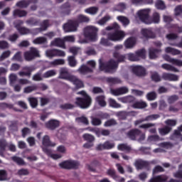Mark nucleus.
Instances as JSON below:
<instances>
[{"label": "nucleus", "mask_w": 182, "mask_h": 182, "mask_svg": "<svg viewBox=\"0 0 182 182\" xmlns=\"http://www.w3.org/2000/svg\"><path fill=\"white\" fill-rule=\"evenodd\" d=\"M60 65H65V60L63 59H55L53 61L50 62L51 68L55 66H59Z\"/></svg>", "instance_id": "c85d7f7f"}, {"label": "nucleus", "mask_w": 182, "mask_h": 182, "mask_svg": "<svg viewBox=\"0 0 182 182\" xmlns=\"http://www.w3.org/2000/svg\"><path fill=\"white\" fill-rule=\"evenodd\" d=\"M16 5L18 8H26V6H28V5H29V1H27L25 0L20 1L17 2Z\"/></svg>", "instance_id": "49530a36"}, {"label": "nucleus", "mask_w": 182, "mask_h": 182, "mask_svg": "<svg viewBox=\"0 0 182 182\" xmlns=\"http://www.w3.org/2000/svg\"><path fill=\"white\" fill-rule=\"evenodd\" d=\"M114 58H115L116 60H111L108 64L105 63L100 62V70H104V72H109L112 73L116 68H117V64L119 62H123L124 60V56L119 55V53H114Z\"/></svg>", "instance_id": "f03ea898"}, {"label": "nucleus", "mask_w": 182, "mask_h": 182, "mask_svg": "<svg viewBox=\"0 0 182 182\" xmlns=\"http://www.w3.org/2000/svg\"><path fill=\"white\" fill-rule=\"evenodd\" d=\"M160 117L159 114H153L151 116H148L145 119L143 120H138L135 122V125L137 126V124H140L142 122H149L150 120H156V119H159Z\"/></svg>", "instance_id": "aec40b11"}, {"label": "nucleus", "mask_w": 182, "mask_h": 182, "mask_svg": "<svg viewBox=\"0 0 182 182\" xmlns=\"http://www.w3.org/2000/svg\"><path fill=\"white\" fill-rule=\"evenodd\" d=\"M87 64L91 68L83 65L78 69V72L81 73V75H86L87 73H91V72H93V69H95V67L96 66V63L93 60H90L87 62Z\"/></svg>", "instance_id": "6e6552de"}, {"label": "nucleus", "mask_w": 182, "mask_h": 182, "mask_svg": "<svg viewBox=\"0 0 182 182\" xmlns=\"http://www.w3.org/2000/svg\"><path fill=\"white\" fill-rule=\"evenodd\" d=\"M117 149L121 151H130V150H132V147H130V146L124 144L118 145Z\"/></svg>", "instance_id": "c9c22d12"}, {"label": "nucleus", "mask_w": 182, "mask_h": 182, "mask_svg": "<svg viewBox=\"0 0 182 182\" xmlns=\"http://www.w3.org/2000/svg\"><path fill=\"white\" fill-rule=\"evenodd\" d=\"M141 21L144 23H146V25H150L153 21L150 20V9H144L137 11L136 13V19Z\"/></svg>", "instance_id": "423d86ee"}, {"label": "nucleus", "mask_w": 182, "mask_h": 182, "mask_svg": "<svg viewBox=\"0 0 182 182\" xmlns=\"http://www.w3.org/2000/svg\"><path fill=\"white\" fill-rule=\"evenodd\" d=\"M56 75V70H50L47 71L43 75V77H52V76H55Z\"/></svg>", "instance_id": "3c124183"}, {"label": "nucleus", "mask_w": 182, "mask_h": 182, "mask_svg": "<svg viewBox=\"0 0 182 182\" xmlns=\"http://www.w3.org/2000/svg\"><path fill=\"white\" fill-rule=\"evenodd\" d=\"M175 16H182V6H178L175 9Z\"/></svg>", "instance_id": "338daca9"}, {"label": "nucleus", "mask_w": 182, "mask_h": 182, "mask_svg": "<svg viewBox=\"0 0 182 182\" xmlns=\"http://www.w3.org/2000/svg\"><path fill=\"white\" fill-rule=\"evenodd\" d=\"M128 137L132 140H136V139H137L139 141H141L146 136L144 134H141L140 131L134 129L128 133Z\"/></svg>", "instance_id": "9d476101"}, {"label": "nucleus", "mask_w": 182, "mask_h": 182, "mask_svg": "<svg viewBox=\"0 0 182 182\" xmlns=\"http://www.w3.org/2000/svg\"><path fill=\"white\" fill-rule=\"evenodd\" d=\"M124 45L126 48H133V46L136 45V38H128L125 41Z\"/></svg>", "instance_id": "cd10ccee"}, {"label": "nucleus", "mask_w": 182, "mask_h": 182, "mask_svg": "<svg viewBox=\"0 0 182 182\" xmlns=\"http://www.w3.org/2000/svg\"><path fill=\"white\" fill-rule=\"evenodd\" d=\"M82 137L86 141H88L90 143H92V141H95V136H93V135L85 134Z\"/></svg>", "instance_id": "c03bdc74"}, {"label": "nucleus", "mask_w": 182, "mask_h": 182, "mask_svg": "<svg viewBox=\"0 0 182 182\" xmlns=\"http://www.w3.org/2000/svg\"><path fill=\"white\" fill-rule=\"evenodd\" d=\"M141 33L143 36V38H154V36H153V31H151V29L143 28Z\"/></svg>", "instance_id": "4be33fe9"}, {"label": "nucleus", "mask_w": 182, "mask_h": 182, "mask_svg": "<svg viewBox=\"0 0 182 182\" xmlns=\"http://www.w3.org/2000/svg\"><path fill=\"white\" fill-rule=\"evenodd\" d=\"M85 14H89L90 15H96L97 12H99V8L96 6L90 7L88 9H85Z\"/></svg>", "instance_id": "a878e982"}, {"label": "nucleus", "mask_w": 182, "mask_h": 182, "mask_svg": "<svg viewBox=\"0 0 182 182\" xmlns=\"http://www.w3.org/2000/svg\"><path fill=\"white\" fill-rule=\"evenodd\" d=\"M55 56H58L59 58H65V56H66V53L62 50L55 49Z\"/></svg>", "instance_id": "e2e57ef3"}, {"label": "nucleus", "mask_w": 182, "mask_h": 182, "mask_svg": "<svg viewBox=\"0 0 182 182\" xmlns=\"http://www.w3.org/2000/svg\"><path fill=\"white\" fill-rule=\"evenodd\" d=\"M50 46H57L58 48H63L65 49V42L60 38H55L50 43Z\"/></svg>", "instance_id": "f3484780"}, {"label": "nucleus", "mask_w": 182, "mask_h": 182, "mask_svg": "<svg viewBox=\"0 0 182 182\" xmlns=\"http://www.w3.org/2000/svg\"><path fill=\"white\" fill-rule=\"evenodd\" d=\"M171 131V127H166L164 129H160L159 133L161 136H166V134H168V133H170Z\"/></svg>", "instance_id": "37998d69"}, {"label": "nucleus", "mask_w": 182, "mask_h": 182, "mask_svg": "<svg viewBox=\"0 0 182 182\" xmlns=\"http://www.w3.org/2000/svg\"><path fill=\"white\" fill-rule=\"evenodd\" d=\"M46 56L47 58H55L56 56V49L47 50L46 51Z\"/></svg>", "instance_id": "58836bf2"}, {"label": "nucleus", "mask_w": 182, "mask_h": 182, "mask_svg": "<svg viewBox=\"0 0 182 182\" xmlns=\"http://www.w3.org/2000/svg\"><path fill=\"white\" fill-rule=\"evenodd\" d=\"M160 148L155 149L154 150V153H161L162 151H166L167 149H171L172 145L171 144L168 142H164L162 144H160Z\"/></svg>", "instance_id": "2eb2a0df"}, {"label": "nucleus", "mask_w": 182, "mask_h": 182, "mask_svg": "<svg viewBox=\"0 0 182 182\" xmlns=\"http://www.w3.org/2000/svg\"><path fill=\"white\" fill-rule=\"evenodd\" d=\"M167 178H168L164 175L159 176L155 178H152L149 181V182H164V181H166Z\"/></svg>", "instance_id": "393cba45"}, {"label": "nucleus", "mask_w": 182, "mask_h": 182, "mask_svg": "<svg viewBox=\"0 0 182 182\" xmlns=\"http://www.w3.org/2000/svg\"><path fill=\"white\" fill-rule=\"evenodd\" d=\"M164 59L166 60V62H169V63H172V65H175L176 66H182V60L171 58L167 55H164Z\"/></svg>", "instance_id": "dca6fc26"}, {"label": "nucleus", "mask_w": 182, "mask_h": 182, "mask_svg": "<svg viewBox=\"0 0 182 182\" xmlns=\"http://www.w3.org/2000/svg\"><path fill=\"white\" fill-rule=\"evenodd\" d=\"M129 92V88L126 87H122L120 88L117 89H112L110 90L111 94L113 95V96H120L122 95H126Z\"/></svg>", "instance_id": "4468645a"}, {"label": "nucleus", "mask_w": 182, "mask_h": 182, "mask_svg": "<svg viewBox=\"0 0 182 182\" xmlns=\"http://www.w3.org/2000/svg\"><path fill=\"white\" fill-rule=\"evenodd\" d=\"M160 52H161L160 50H154L153 48H151L149 50V58L156 59V58H157Z\"/></svg>", "instance_id": "72a5a7b5"}, {"label": "nucleus", "mask_w": 182, "mask_h": 182, "mask_svg": "<svg viewBox=\"0 0 182 182\" xmlns=\"http://www.w3.org/2000/svg\"><path fill=\"white\" fill-rule=\"evenodd\" d=\"M57 151L60 153V154H65V153H66V147L63 145L58 146L57 147Z\"/></svg>", "instance_id": "69168bd1"}, {"label": "nucleus", "mask_w": 182, "mask_h": 182, "mask_svg": "<svg viewBox=\"0 0 182 182\" xmlns=\"http://www.w3.org/2000/svg\"><path fill=\"white\" fill-rule=\"evenodd\" d=\"M110 19H112V17L109 15H107L98 21V25H105V23H106V22H108V21H110Z\"/></svg>", "instance_id": "09e8293b"}, {"label": "nucleus", "mask_w": 182, "mask_h": 182, "mask_svg": "<svg viewBox=\"0 0 182 182\" xmlns=\"http://www.w3.org/2000/svg\"><path fill=\"white\" fill-rule=\"evenodd\" d=\"M33 90H36V85H32V86H28L24 88L23 92L25 93H31L33 92Z\"/></svg>", "instance_id": "052dcab7"}, {"label": "nucleus", "mask_w": 182, "mask_h": 182, "mask_svg": "<svg viewBox=\"0 0 182 182\" xmlns=\"http://www.w3.org/2000/svg\"><path fill=\"white\" fill-rule=\"evenodd\" d=\"M43 151L48 154L51 157V159H53L54 160H58V159H62L61 154H50V151L46 149H43Z\"/></svg>", "instance_id": "bb28decb"}, {"label": "nucleus", "mask_w": 182, "mask_h": 182, "mask_svg": "<svg viewBox=\"0 0 182 182\" xmlns=\"http://www.w3.org/2000/svg\"><path fill=\"white\" fill-rule=\"evenodd\" d=\"M77 21L78 22H89L90 19L87 16L81 14L78 16Z\"/></svg>", "instance_id": "0e129e2a"}, {"label": "nucleus", "mask_w": 182, "mask_h": 182, "mask_svg": "<svg viewBox=\"0 0 182 182\" xmlns=\"http://www.w3.org/2000/svg\"><path fill=\"white\" fill-rule=\"evenodd\" d=\"M43 146H50L51 147H55L56 146V144L53 142H50L49 140V137L48 136H45L43 139Z\"/></svg>", "instance_id": "f704fd0d"}, {"label": "nucleus", "mask_w": 182, "mask_h": 182, "mask_svg": "<svg viewBox=\"0 0 182 182\" xmlns=\"http://www.w3.org/2000/svg\"><path fill=\"white\" fill-rule=\"evenodd\" d=\"M146 166V162L142 160H139L135 162V167L140 170L141 168H143Z\"/></svg>", "instance_id": "a18cd8bd"}, {"label": "nucleus", "mask_w": 182, "mask_h": 182, "mask_svg": "<svg viewBox=\"0 0 182 182\" xmlns=\"http://www.w3.org/2000/svg\"><path fill=\"white\" fill-rule=\"evenodd\" d=\"M26 23L29 25V26H36L38 25L39 22L36 19L31 18L26 21Z\"/></svg>", "instance_id": "680f3d73"}, {"label": "nucleus", "mask_w": 182, "mask_h": 182, "mask_svg": "<svg viewBox=\"0 0 182 182\" xmlns=\"http://www.w3.org/2000/svg\"><path fill=\"white\" fill-rule=\"evenodd\" d=\"M165 124L166 126H169L170 127H173L177 124V120L176 119H168L165 121Z\"/></svg>", "instance_id": "864d4df0"}, {"label": "nucleus", "mask_w": 182, "mask_h": 182, "mask_svg": "<svg viewBox=\"0 0 182 182\" xmlns=\"http://www.w3.org/2000/svg\"><path fill=\"white\" fill-rule=\"evenodd\" d=\"M28 102L31 106V107H36L38 106V100L34 97L28 98Z\"/></svg>", "instance_id": "6e6d98bb"}, {"label": "nucleus", "mask_w": 182, "mask_h": 182, "mask_svg": "<svg viewBox=\"0 0 182 182\" xmlns=\"http://www.w3.org/2000/svg\"><path fill=\"white\" fill-rule=\"evenodd\" d=\"M120 29V26L117 23H114L112 26H108L106 28V31H112V32L108 33L107 39L102 38L100 41V44L103 45V46H110V41L113 42H119L120 41H123L124 36H126V33L123 31H119Z\"/></svg>", "instance_id": "f257e3e1"}, {"label": "nucleus", "mask_w": 182, "mask_h": 182, "mask_svg": "<svg viewBox=\"0 0 182 182\" xmlns=\"http://www.w3.org/2000/svg\"><path fill=\"white\" fill-rule=\"evenodd\" d=\"M157 97V94H156L154 92H151L146 95V99L147 100H156V98Z\"/></svg>", "instance_id": "8fccbe9b"}, {"label": "nucleus", "mask_w": 182, "mask_h": 182, "mask_svg": "<svg viewBox=\"0 0 182 182\" xmlns=\"http://www.w3.org/2000/svg\"><path fill=\"white\" fill-rule=\"evenodd\" d=\"M95 102L97 105H99L101 107H105V106H106V100L103 95L96 97Z\"/></svg>", "instance_id": "412c9836"}, {"label": "nucleus", "mask_w": 182, "mask_h": 182, "mask_svg": "<svg viewBox=\"0 0 182 182\" xmlns=\"http://www.w3.org/2000/svg\"><path fill=\"white\" fill-rule=\"evenodd\" d=\"M77 95H81L82 98H76L75 105H77L81 109H87L92 105V98L85 91H80Z\"/></svg>", "instance_id": "39448f33"}, {"label": "nucleus", "mask_w": 182, "mask_h": 182, "mask_svg": "<svg viewBox=\"0 0 182 182\" xmlns=\"http://www.w3.org/2000/svg\"><path fill=\"white\" fill-rule=\"evenodd\" d=\"M11 60H14L16 62H22V53L21 52H17L12 57Z\"/></svg>", "instance_id": "ea45409f"}, {"label": "nucleus", "mask_w": 182, "mask_h": 182, "mask_svg": "<svg viewBox=\"0 0 182 182\" xmlns=\"http://www.w3.org/2000/svg\"><path fill=\"white\" fill-rule=\"evenodd\" d=\"M15 27L21 35H28V33H31V30L25 27H20L19 25H15Z\"/></svg>", "instance_id": "b1692460"}, {"label": "nucleus", "mask_w": 182, "mask_h": 182, "mask_svg": "<svg viewBox=\"0 0 182 182\" xmlns=\"http://www.w3.org/2000/svg\"><path fill=\"white\" fill-rule=\"evenodd\" d=\"M11 56V51L6 50L2 53V54L0 56V60H4V59H6L7 58H9Z\"/></svg>", "instance_id": "bf43d9fd"}, {"label": "nucleus", "mask_w": 182, "mask_h": 182, "mask_svg": "<svg viewBox=\"0 0 182 182\" xmlns=\"http://www.w3.org/2000/svg\"><path fill=\"white\" fill-rule=\"evenodd\" d=\"M35 45H42V43H47L48 40L45 37H38L33 41Z\"/></svg>", "instance_id": "473e14b6"}, {"label": "nucleus", "mask_w": 182, "mask_h": 182, "mask_svg": "<svg viewBox=\"0 0 182 182\" xmlns=\"http://www.w3.org/2000/svg\"><path fill=\"white\" fill-rule=\"evenodd\" d=\"M161 68L165 69V70H169L170 72H179L178 69L170 64H163Z\"/></svg>", "instance_id": "c756f323"}, {"label": "nucleus", "mask_w": 182, "mask_h": 182, "mask_svg": "<svg viewBox=\"0 0 182 182\" xmlns=\"http://www.w3.org/2000/svg\"><path fill=\"white\" fill-rule=\"evenodd\" d=\"M115 124H117V123L116 122V120L109 119L105 122L104 126L105 127H110V126H115Z\"/></svg>", "instance_id": "4d7b16f0"}, {"label": "nucleus", "mask_w": 182, "mask_h": 182, "mask_svg": "<svg viewBox=\"0 0 182 182\" xmlns=\"http://www.w3.org/2000/svg\"><path fill=\"white\" fill-rule=\"evenodd\" d=\"M91 123L92 126H100L102 124V120L97 117H92Z\"/></svg>", "instance_id": "603ef678"}, {"label": "nucleus", "mask_w": 182, "mask_h": 182, "mask_svg": "<svg viewBox=\"0 0 182 182\" xmlns=\"http://www.w3.org/2000/svg\"><path fill=\"white\" fill-rule=\"evenodd\" d=\"M134 109H144V107H147V103L144 101L136 102L133 105Z\"/></svg>", "instance_id": "7c9ffc66"}, {"label": "nucleus", "mask_w": 182, "mask_h": 182, "mask_svg": "<svg viewBox=\"0 0 182 182\" xmlns=\"http://www.w3.org/2000/svg\"><path fill=\"white\" fill-rule=\"evenodd\" d=\"M165 52L166 53H171V55H180V51L178 50H176L171 47L165 48Z\"/></svg>", "instance_id": "4c0bfd02"}, {"label": "nucleus", "mask_w": 182, "mask_h": 182, "mask_svg": "<svg viewBox=\"0 0 182 182\" xmlns=\"http://www.w3.org/2000/svg\"><path fill=\"white\" fill-rule=\"evenodd\" d=\"M68 63L71 68H75L77 65L76 60H75V57L70 56L68 57Z\"/></svg>", "instance_id": "5fc2aeb1"}, {"label": "nucleus", "mask_w": 182, "mask_h": 182, "mask_svg": "<svg viewBox=\"0 0 182 182\" xmlns=\"http://www.w3.org/2000/svg\"><path fill=\"white\" fill-rule=\"evenodd\" d=\"M77 26H79L77 21H69L63 26V29L65 32H75L77 29Z\"/></svg>", "instance_id": "9b49d317"}, {"label": "nucleus", "mask_w": 182, "mask_h": 182, "mask_svg": "<svg viewBox=\"0 0 182 182\" xmlns=\"http://www.w3.org/2000/svg\"><path fill=\"white\" fill-rule=\"evenodd\" d=\"M60 79H65V80H69L71 83H73L77 89H80L83 87V82L76 77L75 75H71L69 74V70L68 68H61L60 70Z\"/></svg>", "instance_id": "7ed1b4c3"}, {"label": "nucleus", "mask_w": 182, "mask_h": 182, "mask_svg": "<svg viewBox=\"0 0 182 182\" xmlns=\"http://www.w3.org/2000/svg\"><path fill=\"white\" fill-rule=\"evenodd\" d=\"M61 168H77L79 163L75 161H65L59 164Z\"/></svg>", "instance_id": "f8f14e48"}, {"label": "nucleus", "mask_w": 182, "mask_h": 182, "mask_svg": "<svg viewBox=\"0 0 182 182\" xmlns=\"http://www.w3.org/2000/svg\"><path fill=\"white\" fill-rule=\"evenodd\" d=\"M131 69L136 76H145L146 69L140 65H134L131 67Z\"/></svg>", "instance_id": "ddd939ff"}, {"label": "nucleus", "mask_w": 182, "mask_h": 182, "mask_svg": "<svg viewBox=\"0 0 182 182\" xmlns=\"http://www.w3.org/2000/svg\"><path fill=\"white\" fill-rule=\"evenodd\" d=\"M39 51L36 48H31L30 51L24 53V59L26 60H32L35 58H39Z\"/></svg>", "instance_id": "1a4fd4ad"}, {"label": "nucleus", "mask_w": 182, "mask_h": 182, "mask_svg": "<svg viewBox=\"0 0 182 182\" xmlns=\"http://www.w3.org/2000/svg\"><path fill=\"white\" fill-rule=\"evenodd\" d=\"M97 28L89 26L84 29V36L85 40H80V43H89V42H95L97 41Z\"/></svg>", "instance_id": "20e7f679"}, {"label": "nucleus", "mask_w": 182, "mask_h": 182, "mask_svg": "<svg viewBox=\"0 0 182 182\" xmlns=\"http://www.w3.org/2000/svg\"><path fill=\"white\" fill-rule=\"evenodd\" d=\"M77 123H83V124H89V121L86 117H81L75 119Z\"/></svg>", "instance_id": "de8ad7c7"}, {"label": "nucleus", "mask_w": 182, "mask_h": 182, "mask_svg": "<svg viewBox=\"0 0 182 182\" xmlns=\"http://www.w3.org/2000/svg\"><path fill=\"white\" fill-rule=\"evenodd\" d=\"M155 6L157 9H166V4H164V2L161 0H157Z\"/></svg>", "instance_id": "79ce46f5"}, {"label": "nucleus", "mask_w": 182, "mask_h": 182, "mask_svg": "<svg viewBox=\"0 0 182 182\" xmlns=\"http://www.w3.org/2000/svg\"><path fill=\"white\" fill-rule=\"evenodd\" d=\"M151 79L152 80H154V82H160L161 80V78H160V76H159V74H157V73H152Z\"/></svg>", "instance_id": "774afa93"}, {"label": "nucleus", "mask_w": 182, "mask_h": 182, "mask_svg": "<svg viewBox=\"0 0 182 182\" xmlns=\"http://www.w3.org/2000/svg\"><path fill=\"white\" fill-rule=\"evenodd\" d=\"M127 57L129 60H131L132 62H136L141 59H144L146 58V50L142 49L136 51L135 55L133 53H128L127 54Z\"/></svg>", "instance_id": "0eeeda50"}, {"label": "nucleus", "mask_w": 182, "mask_h": 182, "mask_svg": "<svg viewBox=\"0 0 182 182\" xmlns=\"http://www.w3.org/2000/svg\"><path fill=\"white\" fill-rule=\"evenodd\" d=\"M9 79L10 85L11 86H14V85H15V82L18 80V76L16 75V74L12 73V74H10Z\"/></svg>", "instance_id": "a19ab883"}, {"label": "nucleus", "mask_w": 182, "mask_h": 182, "mask_svg": "<svg viewBox=\"0 0 182 182\" xmlns=\"http://www.w3.org/2000/svg\"><path fill=\"white\" fill-rule=\"evenodd\" d=\"M117 21L121 22V23H122L123 26H127V25H129V23H130V21L129 20V18H127V17H124L123 16H117Z\"/></svg>", "instance_id": "5701e85b"}, {"label": "nucleus", "mask_w": 182, "mask_h": 182, "mask_svg": "<svg viewBox=\"0 0 182 182\" xmlns=\"http://www.w3.org/2000/svg\"><path fill=\"white\" fill-rule=\"evenodd\" d=\"M14 16H18L19 18H22V16H26V11L21 10H14L13 12Z\"/></svg>", "instance_id": "e433bc0d"}, {"label": "nucleus", "mask_w": 182, "mask_h": 182, "mask_svg": "<svg viewBox=\"0 0 182 182\" xmlns=\"http://www.w3.org/2000/svg\"><path fill=\"white\" fill-rule=\"evenodd\" d=\"M49 26V23L48 21H44L43 23L41 24V28H36L33 31H32V33L34 35L36 33H39V32H42V31H46L47 28Z\"/></svg>", "instance_id": "6ab92c4d"}, {"label": "nucleus", "mask_w": 182, "mask_h": 182, "mask_svg": "<svg viewBox=\"0 0 182 182\" xmlns=\"http://www.w3.org/2000/svg\"><path fill=\"white\" fill-rule=\"evenodd\" d=\"M175 178H182V164L179 166V171L173 173Z\"/></svg>", "instance_id": "13d9d810"}, {"label": "nucleus", "mask_w": 182, "mask_h": 182, "mask_svg": "<svg viewBox=\"0 0 182 182\" xmlns=\"http://www.w3.org/2000/svg\"><path fill=\"white\" fill-rule=\"evenodd\" d=\"M46 127L48 129H50L51 130H53V129H56V127H59V121L51 119L46 124Z\"/></svg>", "instance_id": "a211bd4d"}, {"label": "nucleus", "mask_w": 182, "mask_h": 182, "mask_svg": "<svg viewBox=\"0 0 182 182\" xmlns=\"http://www.w3.org/2000/svg\"><path fill=\"white\" fill-rule=\"evenodd\" d=\"M109 105L110 107H113L114 109H119V107H122V105L117 102H116L114 99L109 98L108 100Z\"/></svg>", "instance_id": "2f4dec72"}]
</instances>
